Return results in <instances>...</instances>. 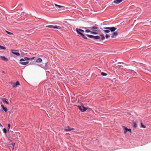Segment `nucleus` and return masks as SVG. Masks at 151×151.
<instances>
[{
	"mask_svg": "<svg viewBox=\"0 0 151 151\" xmlns=\"http://www.w3.org/2000/svg\"><path fill=\"white\" fill-rule=\"evenodd\" d=\"M88 37L90 38H92L94 40H97L101 38V40H103L105 39V37L103 34H101L100 36H93L89 35H86Z\"/></svg>",
	"mask_w": 151,
	"mask_h": 151,
	"instance_id": "obj_1",
	"label": "nucleus"
},
{
	"mask_svg": "<svg viewBox=\"0 0 151 151\" xmlns=\"http://www.w3.org/2000/svg\"><path fill=\"white\" fill-rule=\"evenodd\" d=\"M77 32L78 34L80 35L83 38L85 39H87V38L81 32H84L83 30L81 29H78L77 28L76 29Z\"/></svg>",
	"mask_w": 151,
	"mask_h": 151,
	"instance_id": "obj_2",
	"label": "nucleus"
},
{
	"mask_svg": "<svg viewBox=\"0 0 151 151\" xmlns=\"http://www.w3.org/2000/svg\"><path fill=\"white\" fill-rule=\"evenodd\" d=\"M46 27L57 29H60L61 28V27H60L58 26L47 25L46 26Z\"/></svg>",
	"mask_w": 151,
	"mask_h": 151,
	"instance_id": "obj_3",
	"label": "nucleus"
},
{
	"mask_svg": "<svg viewBox=\"0 0 151 151\" xmlns=\"http://www.w3.org/2000/svg\"><path fill=\"white\" fill-rule=\"evenodd\" d=\"M78 108L82 112H84L87 109V108L82 106H78Z\"/></svg>",
	"mask_w": 151,
	"mask_h": 151,
	"instance_id": "obj_4",
	"label": "nucleus"
},
{
	"mask_svg": "<svg viewBox=\"0 0 151 151\" xmlns=\"http://www.w3.org/2000/svg\"><path fill=\"white\" fill-rule=\"evenodd\" d=\"M104 29H107L110 30V31H111V32H113L115 31L116 29V28H115L114 27H104L103 28Z\"/></svg>",
	"mask_w": 151,
	"mask_h": 151,
	"instance_id": "obj_5",
	"label": "nucleus"
},
{
	"mask_svg": "<svg viewBox=\"0 0 151 151\" xmlns=\"http://www.w3.org/2000/svg\"><path fill=\"white\" fill-rule=\"evenodd\" d=\"M74 128H70L69 127H65L64 130L66 131H70L72 130H74Z\"/></svg>",
	"mask_w": 151,
	"mask_h": 151,
	"instance_id": "obj_6",
	"label": "nucleus"
},
{
	"mask_svg": "<svg viewBox=\"0 0 151 151\" xmlns=\"http://www.w3.org/2000/svg\"><path fill=\"white\" fill-rule=\"evenodd\" d=\"M90 28L93 31H96L98 29V27L95 26L91 27Z\"/></svg>",
	"mask_w": 151,
	"mask_h": 151,
	"instance_id": "obj_7",
	"label": "nucleus"
},
{
	"mask_svg": "<svg viewBox=\"0 0 151 151\" xmlns=\"http://www.w3.org/2000/svg\"><path fill=\"white\" fill-rule=\"evenodd\" d=\"M0 57L2 60L4 61H8V59L7 58H5V57L4 56H0Z\"/></svg>",
	"mask_w": 151,
	"mask_h": 151,
	"instance_id": "obj_8",
	"label": "nucleus"
},
{
	"mask_svg": "<svg viewBox=\"0 0 151 151\" xmlns=\"http://www.w3.org/2000/svg\"><path fill=\"white\" fill-rule=\"evenodd\" d=\"M30 60V58L27 57H25L24 58V59L22 58L21 59L20 61L21 62L24 61L25 60Z\"/></svg>",
	"mask_w": 151,
	"mask_h": 151,
	"instance_id": "obj_9",
	"label": "nucleus"
},
{
	"mask_svg": "<svg viewBox=\"0 0 151 151\" xmlns=\"http://www.w3.org/2000/svg\"><path fill=\"white\" fill-rule=\"evenodd\" d=\"M118 35V34L117 32H114L113 33V34L111 36V37L112 38H115Z\"/></svg>",
	"mask_w": 151,
	"mask_h": 151,
	"instance_id": "obj_10",
	"label": "nucleus"
},
{
	"mask_svg": "<svg viewBox=\"0 0 151 151\" xmlns=\"http://www.w3.org/2000/svg\"><path fill=\"white\" fill-rule=\"evenodd\" d=\"M123 128L124 129V133L125 134L127 133V132L128 131V129H127L126 127L125 126H122Z\"/></svg>",
	"mask_w": 151,
	"mask_h": 151,
	"instance_id": "obj_11",
	"label": "nucleus"
},
{
	"mask_svg": "<svg viewBox=\"0 0 151 151\" xmlns=\"http://www.w3.org/2000/svg\"><path fill=\"white\" fill-rule=\"evenodd\" d=\"M2 101L4 103H6L7 104H9V102L7 101H6V99L5 98H2Z\"/></svg>",
	"mask_w": 151,
	"mask_h": 151,
	"instance_id": "obj_12",
	"label": "nucleus"
},
{
	"mask_svg": "<svg viewBox=\"0 0 151 151\" xmlns=\"http://www.w3.org/2000/svg\"><path fill=\"white\" fill-rule=\"evenodd\" d=\"M11 51H12V52L14 54H15L17 56H19L20 55V54L19 53V52H13V50H11Z\"/></svg>",
	"mask_w": 151,
	"mask_h": 151,
	"instance_id": "obj_13",
	"label": "nucleus"
},
{
	"mask_svg": "<svg viewBox=\"0 0 151 151\" xmlns=\"http://www.w3.org/2000/svg\"><path fill=\"white\" fill-rule=\"evenodd\" d=\"M29 63V62L28 61H27L26 62H20L19 63L22 65H24L28 64Z\"/></svg>",
	"mask_w": 151,
	"mask_h": 151,
	"instance_id": "obj_14",
	"label": "nucleus"
},
{
	"mask_svg": "<svg viewBox=\"0 0 151 151\" xmlns=\"http://www.w3.org/2000/svg\"><path fill=\"white\" fill-rule=\"evenodd\" d=\"M42 62V59L40 58L38 59L36 61V62L37 63H41Z\"/></svg>",
	"mask_w": 151,
	"mask_h": 151,
	"instance_id": "obj_15",
	"label": "nucleus"
},
{
	"mask_svg": "<svg viewBox=\"0 0 151 151\" xmlns=\"http://www.w3.org/2000/svg\"><path fill=\"white\" fill-rule=\"evenodd\" d=\"M55 5L56 6H58L60 9L62 7H63V8L64 7L63 6L58 5L56 4H55Z\"/></svg>",
	"mask_w": 151,
	"mask_h": 151,
	"instance_id": "obj_16",
	"label": "nucleus"
},
{
	"mask_svg": "<svg viewBox=\"0 0 151 151\" xmlns=\"http://www.w3.org/2000/svg\"><path fill=\"white\" fill-rule=\"evenodd\" d=\"M103 31L106 33H108L110 32V30L107 29H104Z\"/></svg>",
	"mask_w": 151,
	"mask_h": 151,
	"instance_id": "obj_17",
	"label": "nucleus"
},
{
	"mask_svg": "<svg viewBox=\"0 0 151 151\" xmlns=\"http://www.w3.org/2000/svg\"><path fill=\"white\" fill-rule=\"evenodd\" d=\"M6 49L5 47L0 45V49L3 50H5Z\"/></svg>",
	"mask_w": 151,
	"mask_h": 151,
	"instance_id": "obj_18",
	"label": "nucleus"
},
{
	"mask_svg": "<svg viewBox=\"0 0 151 151\" xmlns=\"http://www.w3.org/2000/svg\"><path fill=\"white\" fill-rule=\"evenodd\" d=\"M101 74L103 76H106L107 75L106 73H104V72H103L101 73Z\"/></svg>",
	"mask_w": 151,
	"mask_h": 151,
	"instance_id": "obj_19",
	"label": "nucleus"
},
{
	"mask_svg": "<svg viewBox=\"0 0 151 151\" xmlns=\"http://www.w3.org/2000/svg\"><path fill=\"white\" fill-rule=\"evenodd\" d=\"M141 127L143 128H146V126L145 125H143V124H142V122H141Z\"/></svg>",
	"mask_w": 151,
	"mask_h": 151,
	"instance_id": "obj_20",
	"label": "nucleus"
},
{
	"mask_svg": "<svg viewBox=\"0 0 151 151\" xmlns=\"http://www.w3.org/2000/svg\"><path fill=\"white\" fill-rule=\"evenodd\" d=\"M133 126L135 127L136 128L137 127V124L136 122H134L133 124Z\"/></svg>",
	"mask_w": 151,
	"mask_h": 151,
	"instance_id": "obj_21",
	"label": "nucleus"
},
{
	"mask_svg": "<svg viewBox=\"0 0 151 151\" xmlns=\"http://www.w3.org/2000/svg\"><path fill=\"white\" fill-rule=\"evenodd\" d=\"M3 132L5 133H6L7 132L6 129L5 128H4L3 129Z\"/></svg>",
	"mask_w": 151,
	"mask_h": 151,
	"instance_id": "obj_22",
	"label": "nucleus"
},
{
	"mask_svg": "<svg viewBox=\"0 0 151 151\" xmlns=\"http://www.w3.org/2000/svg\"><path fill=\"white\" fill-rule=\"evenodd\" d=\"M91 34H98V33L96 32H91Z\"/></svg>",
	"mask_w": 151,
	"mask_h": 151,
	"instance_id": "obj_23",
	"label": "nucleus"
},
{
	"mask_svg": "<svg viewBox=\"0 0 151 151\" xmlns=\"http://www.w3.org/2000/svg\"><path fill=\"white\" fill-rule=\"evenodd\" d=\"M3 109L4 111L5 112H6L7 111V109L6 107H4Z\"/></svg>",
	"mask_w": 151,
	"mask_h": 151,
	"instance_id": "obj_24",
	"label": "nucleus"
},
{
	"mask_svg": "<svg viewBox=\"0 0 151 151\" xmlns=\"http://www.w3.org/2000/svg\"><path fill=\"white\" fill-rule=\"evenodd\" d=\"M10 126H11V125H10V124H9L8 125V131L9 130V129H10Z\"/></svg>",
	"mask_w": 151,
	"mask_h": 151,
	"instance_id": "obj_25",
	"label": "nucleus"
},
{
	"mask_svg": "<svg viewBox=\"0 0 151 151\" xmlns=\"http://www.w3.org/2000/svg\"><path fill=\"white\" fill-rule=\"evenodd\" d=\"M15 143H12V144H11V145L12 146H13V148H12V149H13L14 148V146L15 145Z\"/></svg>",
	"mask_w": 151,
	"mask_h": 151,
	"instance_id": "obj_26",
	"label": "nucleus"
},
{
	"mask_svg": "<svg viewBox=\"0 0 151 151\" xmlns=\"http://www.w3.org/2000/svg\"><path fill=\"white\" fill-rule=\"evenodd\" d=\"M19 85V82L18 81H17L16 83V85L17 86V85Z\"/></svg>",
	"mask_w": 151,
	"mask_h": 151,
	"instance_id": "obj_27",
	"label": "nucleus"
},
{
	"mask_svg": "<svg viewBox=\"0 0 151 151\" xmlns=\"http://www.w3.org/2000/svg\"><path fill=\"white\" fill-rule=\"evenodd\" d=\"M85 32H90L91 33V31H90V30H89L88 29H86L85 30Z\"/></svg>",
	"mask_w": 151,
	"mask_h": 151,
	"instance_id": "obj_28",
	"label": "nucleus"
},
{
	"mask_svg": "<svg viewBox=\"0 0 151 151\" xmlns=\"http://www.w3.org/2000/svg\"><path fill=\"white\" fill-rule=\"evenodd\" d=\"M6 32L9 35L12 34V33L10 32H8V31H6Z\"/></svg>",
	"mask_w": 151,
	"mask_h": 151,
	"instance_id": "obj_29",
	"label": "nucleus"
},
{
	"mask_svg": "<svg viewBox=\"0 0 151 151\" xmlns=\"http://www.w3.org/2000/svg\"><path fill=\"white\" fill-rule=\"evenodd\" d=\"M12 86L14 87H17V86L16 85V83H14L13 84Z\"/></svg>",
	"mask_w": 151,
	"mask_h": 151,
	"instance_id": "obj_30",
	"label": "nucleus"
},
{
	"mask_svg": "<svg viewBox=\"0 0 151 151\" xmlns=\"http://www.w3.org/2000/svg\"><path fill=\"white\" fill-rule=\"evenodd\" d=\"M110 37V36L108 35L107 34H106V38H108V37Z\"/></svg>",
	"mask_w": 151,
	"mask_h": 151,
	"instance_id": "obj_31",
	"label": "nucleus"
},
{
	"mask_svg": "<svg viewBox=\"0 0 151 151\" xmlns=\"http://www.w3.org/2000/svg\"><path fill=\"white\" fill-rule=\"evenodd\" d=\"M128 131H129L131 133L132 132H131V129H128Z\"/></svg>",
	"mask_w": 151,
	"mask_h": 151,
	"instance_id": "obj_32",
	"label": "nucleus"
},
{
	"mask_svg": "<svg viewBox=\"0 0 151 151\" xmlns=\"http://www.w3.org/2000/svg\"><path fill=\"white\" fill-rule=\"evenodd\" d=\"M1 106L2 108L3 109L5 107L3 105H1Z\"/></svg>",
	"mask_w": 151,
	"mask_h": 151,
	"instance_id": "obj_33",
	"label": "nucleus"
},
{
	"mask_svg": "<svg viewBox=\"0 0 151 151\" xmlns=\"http://www.w3.org/2000/svg\"><path fill=\"white\" fill-rule=\"evenodd\" d=\"M34 57H33V58H30V59H31V60H32L34 59Z\"/></svg>",
	"mask_w": 151,
	"mask_h": 151,
	"instance_id": "obj_34",
	"label": "nucleus"
},
{
	"mask_svg": "<svg viewBox=\"0 0 151 151\" xmlns=\"http://www.w3.org/2000/svg\"><path fill=\"white\" fill-rule=\"evenodd\" d=\"M0 127H2V125L0 123Z\"/></svg>",
	"mask_w": 151,
	"mask_h": 151,
	"instance_id": "obj_35",
	"label": "nucleus"
},
{
	"mask_svg": "<svg viewBox=\"0 0 151 151\" xmlns=\"http://www.w3.org/2000/svg\"><path fill=\"white\" fill-rule=\"evenodd\" d=\"M9 140L10 141H11H11H12L11 140H10V139H9Z\"/></svg>",
	"mask_w": 151,
	"mask_h": 151,
	"instance_id": "obj_36",
	"label": "nucleus"
},
{
	"mask_svg": "<svg viewBox=\"0 0 151 151\" xmlns=\"http://www.w3.org/2000/svg\"><path fill=\"white\" fill-rule=\"evenodd\" d=\"M14 51H17V50H14Z\"/></svg>",
	"mask_w": 151,
	"mask_h": 151,
	"instance_id": "obj_37",
	"label": "nucleus"
},
{
	"mask_svg": "<svg viewBox=\"0 0 151 151\" xmlns=\"http://www.w3.org/2000/svg\"><path fill=\"white\" fill-rule=\"evenodd\" d=\"M52 8H51V9H52Z\"/></svg>",
	"mask_w": 151,
	"mask_h": 151,
	"instance_id": "obj_38",
	"label": "nucleus"
}]
</instances>
